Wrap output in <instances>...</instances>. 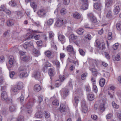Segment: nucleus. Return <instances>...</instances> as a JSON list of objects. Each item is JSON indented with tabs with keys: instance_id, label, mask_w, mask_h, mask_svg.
I'll return each instance as SVG.
<instances>
[{
	"instance_id": "obj_1",
	"label": "nucleus",
	"mask_w": 121,
	"mask_h": 121,
	"mask_svg": "<svg viewBox=\"0 0 121 121\" xmlns=\"http://www.w3.org/2000/svg\"><path fill=\"white\" fill-rule=\"evenodd\" d=\"M26 70V66H21L19 68L18 72L19 73V76L20 78H22L28 76V75Z\"/></svg>"
},
{
	"instance_id": "obj_2",
	"label": "nucleus",
	"mask_w": 121,
	"mask_h": 121,
	"mask_svg": "<svg viewBox=\"0 0 121 121\" xmlns=\"http://www.w3.org/2000/svg\"><path fill=\"white\" fill-rule=\"evenodd\" d=\"M28 32L26 35L27 36H28V37L26 39V40H29L30 39H32L33 37L34 38V37H33V35L32 34L33 33H39V32L37 30L33 31L30 29H28Z\"/></svg>"
},
{
	"instance_id": "obj_3",
	"label": "nucleus",
	"mask_w": 121,
	"mask_h": 121,
	"mask_svg": "<svg viewBox=\"0 0 121 121\" xmlns=\"http://www.w3.org/2000/svg\"><path fill=\"white\" fill-rule=\"evenodd\" d=\"M61 95L64 99L69 94V90L66 88L62 89L60 91Z\"/></svg>"
},
{
	"instance_id": "obj_4",
	"label": "nucleus",
	"mask_w": 121,
	"mask_h": 121,
	"mask_svg": "<svg viewBox=\"0 0 121 121\" xmlns=\"http://www.w3.org/2000/svg\"><path fill=\"white\" fill-rule=\"evenodd\" d=\"M81 2L82 5L81 6L83 10H86L88 7V0H79Z\"/></svg>"
},
{
	"instance_id": "obj_5",
	"label": "nucleus",
	"mask_w": 121,
	"mask_h": 121,
	"mask_svg": "<svg viewBox=\"0 0 121 121\" xmlns=\"http://www.w3.org/2000/svg\"><path fill=\"white\" fill-rule=\"evenodd\" d=\"M82 112L86 113L88 111V109L85 101H83L82 102Z\"/></svg>"
},
{
	"instance_id": "obj_6",
	"label": "nucleus",
	"mask_w": 121,
	"mask_h": 121,
	"mask_svg": "<svg viewBox=\"0 0 121 121\" xmlns=\"http://www.w3.org/2000/svg\"><path fill=\"white\" fill-rule=\"evenodd\" d=\"M66 49L67 51L69 52V54L71 56H72L75 55V52L72 46L69 45L67 47Z\"/></svg>"
},
{
	"instance_id": "obj_7",
	"label": "nucleus",
	"mask_w": 121,
	"mask_h": 121,
	"mask_svg": "<svg viewBox=\"0 0 121 121\" xmlns=\"http://www.w3.org/2000/svg\"><path fill=\"white\" fill-rule=\"evenodd\" d=\"M32 47H34L33 43L31 41H27L23 45L24 48L26 49Z\"/></svg>"
},
{
	"instance_id": "obj_8",
	"label": "nucleus",
	"mask_w": 121,
	"mask_h": 121,
	"mask_svg": "<svg viewBox=\"0 0 121 121\" xmlns=\"http://www.w3.org/2000/svg\"><path fill=\"white\" fill-rule=\"evenodd\" d=\"M63 20L61 18H58L57 19L56 22L55 23V25L57 27H60L63 25Z\"/></svg>"
},
{
	"instance_id": "obj_9",
	"label": "nucleus",
	"mask_w": 121,
	"mask_h": 121,
	"mask_svg": "<svg viewBox=\"0 0 121 121\" xmlns=\"http://www.w3.org/2000/svg\"><path fill=\"white\" fill-rule=\"evenodd\" d=\"M15 62V61L13 57L10 58L9 60V64L7 65V67L8 68L11 67L14 65Z\"/></svg>"
},
{
	"instance_id": "obj_10",
	"label": "nucleus",
	"mask_w": 121,
	"mask_h": 121,
	"mask_svg": "<svg viewBox=\"0 0 121 121\" xmlns=\"http://www.w3.org/2000/svg\"><path fill=\"white\" fill-rule=\"evenodd\" d=\"M10 111L12 112L15 111L17 108L16 105V104L12 102L10 104L9 107Z\"/></svg>"
},
{
	"instance_id": "obj_11",
	"label": "nucleus",
	"mask_w": 121,
	"mask_h": 121,
	"mask_svg": "<svg viewBox=\"0 0 121 121\" xmlns=\"http://www.w3.org/2000/svg\"><path fill=\"white\" fill-rule=\"evenodd\" d=\"M41 75L39 71L35 72L33 74L32 77L36 79H39L41 78Z\"/></svg>"
},
{
	"instance_id": "obj_12",
	"label": "nucleus",
	"mask_w": 121,
	"mask_h": 121,
	"mask_svg": "<svg viewBox=\"0 0 121 121\" xmlns=\"http://www.w3.org/2000/svg\"><path fill=\"white\" fill-rule=\"evenodd\" d=\"M25 96L24 91L22 90L21 91V96L19 98L17 99V100L19 101L20 103H22L24 101Z\"/></svg>"
},
{
	"instance_id": "obj_13",
	"label": "nucleus",
	"mask_w": 121,
	"mask_h": 121,
	"mask_svg": "<svg viewBox=\"0 0 121 121\" xmlns=\"http://www.w3.org/2000/svg\"><path fill=\"white\" fill-rule=\"evenodd\" d=\"M94 6V8L95 9H98L99 11L101 10L102 6L100 2L95 3Z\"/></svg>"
},
{
	"instance_id": "obj_14",
	"label": "nucleus",
	"mask_w": 121,
	"mask_h": 121,
	"mask_svg": "<svg viewBox=\"0 0 121 121\" xmlns=\"http://www.w3.org/2000/svg\"><path fill=\"white\" fill-rule=\"evenodd\" d=\"M19 90L15 86H13L11 90V91L13 94L15 95L19 92Z\"/></svg>"
},
{
	"instance_id": "obj_15",
	"label": "nucleus",
	"mask_w": 121,
	"mask_h": 121,
	"mask_svg": "<svg viewBox=\"0 0 121 121\" xmlns=\"http://www.w3.org/2000/svg\"><path fill=\"white\" fill-rule=\"evenodd\" d=\"M45 55L48 58L51 59L53 57L52 52L49 50L46 51L45 52Z\"/></svg>"
},
{
	"instance_id": "obj_16",
	"label": "nucleus",
	"mask_w": 121,
	"mask_h": 121,
	"mask_svg": "<svg viewBox=\"0 0 121 121\" xmlns=\"http://www.w3.org/2000/svg\"><path fill=\"white\" fill-rule=\"evenodd\" d=\"M58 39L62 43H64L65 42V36L62 35H60L58 36Z\"/></svg>"
},
{
	"instance_id": "obj_17",
	"label": "nucleus",
	"mask_w": 121,
	"mask_h": 121,
	"mask_svg": "<svg viewBox=\"0 0 121 121\" xmlns=\"http://www.w3.org/2000/svg\"><path fill=\"white\" fill-rule=\"evenodd\" d=\"M37 14L39 17H41L45 15L46 13L44 9H42L39 10L37 13Z\"/></svg>"
},
{
	"instance_id": "obj_18",
	"label": "nucleus",
	"mask_w": 121,
	"mask_h": 121,
	"mask_svg": "<svg viewBox=\"0 0 121 121\" xmlns=\"http://www.w3.org/2000/svg\"><path fill=\"white\" fill-rule=\"evenodd\" d=\"M23 83L22 82H17L15 86L20 90L23 88Z\"/></svg>"
},
{
	"instance_id": "obj_19",
	"label": "nucleus",
	"mask_w": 121,
	"mask_h": 121,
	"mask_svg": "<svg viewBox=\"0 0 121 121\" xmlns=\"http://www.w3.org/2000/svg\"><path fill=\"white\" fill-rule=\"evenodd\" d=\"M7 97V95L6 91H3L2 92L1 95V99L2 100H5Z\"/></svg>"
},
{
	"instance_id": "obj_20",
	"label": "nucleus",
	"mask_w": 121,
	"mask_h": 121,
	"mask_svg": "<svg viewBox=\"0 0 121 121\" xmlns=\"http://www.w3.org/2000/svg\"><path fill=\"white\" fill-rule=\"evenodd\" d=\"M51 62L54 65L55 64L57 69H59L60 67V64L59 61L57 60H52Z\"/></svg>"
},
{
	"instance_id": "obj_21",
	"label": "nucleus",
	"mask_w": 121,
	"mask_h": 121,
	"mask_svg": "<svg viewBox=\"0 0 121 121\" xmlns=\"http://www.w3.org/2000/svg\"><path fill=\"white\" fill-rule=\"evenodd\" d=\"M120 9L119 6H117L114 8V9L113 10L114 14L115 15L117 14L120 12Z\"/></svg>"
},
{
	"instance_id": "obj_22",
	"label": "nucleus",
	"mask_w": 121,
	"mask_h": 121,
	"mask_svg": "<svg viewBox=\"0 0 121 121\" xmlns=\"http://www.w3.org/2000/svg\"><path fill=\"white\" fill-rule=\"evenodd\" d=\"M48 73L50 76H52L55 74V71L54 69L51 68L49 69Z\"/></svg>"
},
{
	"instance_id": "obj_23",
	"label": "nucleus",
	"mask_w": 121,
	"mask_h": 121,
	"mask_svg": "<svg viewBox=\"0 0 121 121\" xmlns=\"http://www.w3.org/2000/svg\"><path fill=\"white\" fill-rule=\"evenodd\" d=\"M14 24V21L12 19L8 20L7 22V24L8 26H13Z\"/></svg>"
},
{
	"instance_id": "obj_24",
	"label": "nucleus",
	"mask_w": 121,
	"mask_h": 121,
	"mask_svg": "<svg viewBox=\"0 0 121 121\" xmlns=\"http://www.w3.org/2000/svg\"><path fill=\"white\" fill-rule=\"evenodd\" d=\"M66 110L64 104H61L60 108V112H63L65 111Z\"/></svg>"
},
{
	"instance_id": "obj_25",
	"label": "nucleus",
	"mask_w": 121,
	"mask_h": 121,
	"mask_svg": "<svg viewBox=\"0 0 121 121\" xmlns=\"http://www.w3.org/2000/svg\"><path fill=\"white\" fill-rule=\"evenodd\" d=\"M32 101L31 100H30L29 101V103L26 105V107L27 109H30L32 107L33 103Z\"/></svg>"
},
{
	"instance_id": "obj_26",
	"label": "nucleus",
	"mask_w": 121,
	"mask_h": 121,
	"mask_svg": "<svg viewBox=\"0 0 121 121\" xmlns=\"http://www.w3.org/2000/svg\"><path fill=\"white\" fill-rule=\"evenodd\" d=\"M41 89L40 85L38 84L35 85L34 86V89L35 91L37 92L39 91Z\"/></svg>"
},
{
	"instance_id": "obj_27",
	"label": "nucleus",
	"mask_w": 121,
	"mask_h": 121,
	"mask_svg": "<svg viewBox=\"0 0 121 121\" xmlns=\"http://www.w3.org/2000/svg\"><path fill=\"white\" fill-rule=\"evenodd\" d=\"M73 17L75 19H78L80 18V15L78 13L75 12L73 13Z\"/></svg>"
},
{
	"instance_id": "obj_28",
	"label": "nucleus",
	"mask_w": 121,
	"mask_h": 121,
	"mask_svg": "<svg viewBox=\"0 0 121 121\" xmlns=\"http://www.w3.org/2000/svg\"><path fill=\"white\" fill-rule=\"evenodd\" d=\"M72 82V80L70 79L68 82L67 86L70 89H72L73 88V83H72V82Z\"/></svg>"
},
{
	"instance_id": "obj_29",
	"label": "nucleus",
	"mask_w": 121,
	"mask_h": 121,
	"mask_svg": "<svg viewBox=\"0 0 121 121\" xmlns=\"http://www.w3.org/2000/svg\"><path fill=\"white\" fill-rule=\"evenodd\" d=\"M49 35V38L50 40L53 39L54 34L52 31H49L48 32Z\"/></svg>"
},
{
	"instance_id": "obj_30",
	"label": "nucleus",
	"mask_w": 121,
	"mask_h": 121,
	"mask_svg": "<svg viewBox=\"0 0 121 121\" xmlns=\"http://www.w3.org/2000/svg\"><path fill=\"white\" fill-rule=\"evenodd\" d=\"M105 83V80L104 79L102 78L100 80L99 84L100 86L101 87H103Z\"/></svg>"
},
{
	"instance_id": "obj_31",
	"label": "nucleus",
	"mask_w": 121,
	"mask_h": 121,
	"mask_svg": "<svg viewBox=\"0 0 121 121\" xmlns=\"http://www.w3.org/2000/svg\"><path fill=\"white\" fill-rule=\"evenodd\" d=\"M88 99L91 101L93 100L94 99V95L93 94H89L87 96Z\"/></svg>"
},
{
	"instance_id": "obj_32",
	"label": "nucleus",
	"mask_w": 121,
	"mask_h": 121,
	"mask_svg": "<svg viewBox=\"0 0 121 121\" xmlns=\"http://www.w3.org/2000/svg\"><path fill=\"white\" fill-rule=\"evenodd\" d=\"M95 45L96 47L99 49H100L101 48V44L99 40H96L95 42Z\"/></svg>"
},
{
	"instance_id": "obj_33",
	"label": "nucleus",
	"mask_w": 121,
	"mask_h": 121,
	"mask_svg": "<svg viewBox=\"0 0 121 121\" xmlns=\"http://www.w3.org/2000/svg\"><path fill=\"white\" fill-rule=\"evenodd\" d=\"M105 104V101H102V102L101 103L99 106V108L101 110L104 111L105 109L104 107Z\"/></svg>"
},
{
	"instance_id": "obj_34",
	"label": "nucleus",
	"mask_w": 121,
	"mask_h": 121,
	"mask_svg": "<svg viewBox=\"0 0 121 121\" xmlns=\"http://www.w3.org/2000/svg\"><path fill=\"white\" fill-rule=\"evenodd\" d=\"M42 113L41 112L36 113L35 115V117L37 118H41L43 117Z\"/></svg>"
},
{
	"instance_id": "obj_35",
	"label": "nucleus",
	"mask_w": 121,
	"mask_h": 121,
	"mask_svg": "<svg viewBox=\"0 0 121 121\" xmlns=\"http://www.w3.org/2000/svg\"><path fill=\"white\" fill-rule=\"evenodd\" d=\"M9 4L10 6L13 7H15L17 5L16 2L13 0H11L10 1Z\"/></svg>"
},
{
	"instance_id": "obj_36",
	"label": "nucleus",
	"mask_w": 121,
	"mask_h": 121,
	"mask_svg": "<svg viewBox=\"0 0 121 121\" xmlns=\"http://www.w3.org/2000/svg\"><path fill=\"white\" fill-rule=\"evenodd\" d=\"M112 107L115 108L117 109L119 108V105L117 104L114 101L112 102Z\"/></svg>"
},
{
	"instance_id": "obj_37",
	"label": "nucleus",
	"mask_w": 121,
	"mask_h": 121,
	"mask_svg": "<svg viewBox=\"0 0 121 121\" xmlns=\"http://www.w3.org/2000/svg\"><path fill=\"white\" fill-rule=\"evenodd\" d=\"M67 11L66 9L65 8H63L61 9L60 10V13L61 14L64 15L66 13Z\"/></svg>"
},
{
	"instance_id": "obj_38",
	"label": "nucleus",
	"mask_w": 121,
	"mask_h": 121,
	"mask_svg": "<svg viewBox=\"0 0 121 121\" xmlns=\"http://www.w3.org/2000/svg\"><path fill=\"white\" fill-rule=\"evenodd\" d=\"M30 59V57L29 56H26L22 58V60L25 61H27Z\"/></svg>"
},
{
	"instance_id": "obj_39",
	"label": "nucleus",
	"mask_w": 121,
	"mask_h": 121,
	"mask_svg": "<svg viewBox=\"0 0 121 121\" xmlns=\"http://www.w3.org/2000/svg\"><path fill=\"white\" fill-rule=\"evenodd\" d=\"M24 117L22 116L18 117L17 118L15 119L14 121H24Z\"/></svg>"
},
{
	"instance_id": "obj_40",
	"label": "nucleus",
	"mask_w": 121,
	"mask_h": 121,
	"mask_svg": "<svg viewBox=\"0 0 121 121\" xmlns=\"http://www.w3.org/2000/svg\"><path fill=\"white\" fill-rule=\"evenodd\" d=\"M54 22L53 19L50 18L48 21L47 24L48 26L51 25Z\"/></svg>"
},
{
	"instance_id": "obj_41",
	"label": "nucleus",
	"mask_w": 121,
	"mask_h": 121,
	"mask_svg": "<svg viewBox=\"0 0 121 121\" xmlns=\"http://www.w3.org/2000/svg\"><path fill=\"white\" fill-rule=\"evenodd\" d=\"M84 31V30L83 29L80 28L77 30V32L78 34L81 35L82 34Z\"/></svg>"
},
{
	"instance_id": "obj_42",
	"label": "nucleus",
	"mask_w": 121,
	"mask_h": 121,
	"mask_svg": "<svg viewBox=\"0 0 121 121\" xmlns=\"http://www.w3.org/2000/svg\"><path fill=\"white\" fill-rule=\"evenodd\" d=\"M5 20L4 18H0V25L2 26L4 25Z\"/></svg>"
},
{
	"instance_id": "obj_43",
	"label": "nucleus",
	"mask_w": 121,
	"mask_h": 121,
	"mask_svg": "<svg viewBox=\"0 0 121 121\" xmlns=\"http://www.w3.org/2000/svg\"><path fill=\"white\" fill-rule=\"evenodd\" d=\"M51 40V46L54 48L56 50H57V48L56 45L54 44L53 39Z\"/></svg>"
},
{
	"instance_id": "obj_44",
	"label": "nucleus",
	"mask_w": 121,
	"mask_h": 121,
	"mask_svg": "<svg viewBox=\"0 0 121 121\" xmlns=\"http://www.w3.org/2000/svg\"><path fill=\"white\" fill-rule=\"evenodd\" d=\"M69 38L70 39L72 40L76 39L77 38V36L75 35L74 34H72L70 35Z\"/></svg>"
},
{
	"instance_id": "obj_45",
	"label": "nucleus",
	"mask_w": 121,
	"mask_h": 121,
	"mask_svg": "<svg viewBox=\"0 0 121 121\" xmlns=\"http://www.w3.org/2000/svg\"><path fill=\"white\" fill-rule=\"evenodd\" d=\"M15 73L14 71H12L9 73V76L10 78L14 79V76L15 75Z\"/></svg>"
},
{
	"instance_id": "obj_46",
	"label": "nucleus",
	"mask_w": 121,
	"mask_h": 121,
	"mask_svg": "<svg viewBox=\"0 0 121 121\" xmlns=\"http://www.w3.org/2000/svg\"><path fill=\"white\" fill-rule=\"evenodd\" d=\"M33 52L36 55V56H38L39 55V52L35 48L33 49Z\"/></svg>"
},
{
	"instance_id": "obj_47",
	"label": "nucleus",
	"mask_w": 121,
	"mask_h": 121,
	"mask_svg": "<svg viewBox=\"0 0 121 121\" xmlns=\"http://www.w3.org/2000/svg\"><path fill=\"white\" fill-rule=\"evenodd\" d=\"M59 78L61 82H63L65 79V78L63 75H60L59 76Z\"/></svg>"
},
{
	"instance_id": "obj_48",
	"label": "nucleus",
	"mask_w": 121,
	"mask_h": 121,
	"mask_svg": "<svg viewBox=\"0 0 121 121\" xmlns=\"http://www.w3.org/2000/svg\"><path fill=\"white\" fill-rule=\"evenodd\" d=\"M87 16L88 18L90 20L92 18L94 17H95L92 13H90L88 14H87Z\"/></svg>"
},
{
	"instance_id": "obj_49",
	"label": "nucleus",
	"mask_w": 121,
	"mask_h": 121,
	"mask_svg": "<svg viewBox=\"0 0 121 121\" xmlns=\"http://www.w3.org/2000/svg\"><path fill=\"white\" fill-rule=\"evenodd\" d=\"M59 104L58 100L57 99L54 100L52 102V104L54 105H58Z\"/></svg>"
},
{
	"instance_id": "obj_50",
	"label": "nucleus",
	"mask_w": 121,
	"mask_h": 121,
	"mask_svg": "<svg viewBox=\"0 0 121 121\" xmlns=\"http://www.w3.org/2000/svg\"><path fill=\"white\" fill-rule=\"evenodd\" d=\"M111 4V2L110 0H108L105 3V6L106 7H108L110 6Z\"/></svg>"
},
{
	"instance_id": "obj_51",
	"label": "nucleus",
	"mask_w": 121,
	"mask_h": 121,
	"mask_svg": "<svg viewBox=\"0 0 121 121\" xmlns=\"http://www.w3.org/2000/svg\"><path fill=\"white\" fill-rule=\"evenodd\" d=\"M51 66V64H50L49 62H46L45 67L43 68V71H45V70L44 69L45 68H47V67H50Z\"/></svg>"
},
{
	"instance_id": "obj_52",
	"label": "nucleus",
	"mask_w": 121,
	"mask_h": 121,
	"mask_svg": "<svg viewBox=\"0 0 121 121\" xmlns=\"http://www.w3.org/2000/svg\"><path fill=\"white\" fill-rule=\"evenodd\" d=\"M112 33L111 32H109L108 34V38L109 40H111L112 39Z\"/></svg>"
},
{
	"instance_id": "obj_53",
	"label": "nucleus",
	"mask_w": 121,
	"mask_h": 121,
	"mask_svg": "<svg viewBox=\"0 0 121 121\" xmlns=\"http://www.w3.org/2000/svg\"><path fill=\"white\" fill-rule=\"evenodd\" d=\"M87 73H85L82 74L81 76V79L82 80H84L87 76Z\"/></svg>"
},
{
	"instance_id": "obj_54",
	"label": "nucleus",
	"mask_w": 121,
	"mask_h": 121,
	"mask_svg": "<svg viewBox=\"0 0 121 121\" xmlns=\"http://www.w3.org/2000/svg\"><path fill=\"white\" fill-rule=\"evenodd\" d=\"M118 46L119 44L118 43H115L113 46V49L115 50H116L118 48Z\"/></svg>"
},
{
	"instance_id": "obj_55",
	"label": "nucleus",
	"mask_w": 121,
	"mask_h": 121,
	"mask_svg": "<svg viewBox=\"0 0 121 121\" xmlns=\"http://www.w3.org/2000/svg\"><path fill=\"white\" fill-rule=\"evenodd\" d=\"M74 100L76 104V105H75V106H77L78 103L79 97L78 96H76L74 98Z\"/></svg>"
},
{
	"instance_id": "obj_56",
	"label": "nucleus",
	"mask_w": 121,
	"mask_h": 121,
	"mask_svg": "<svg viewBox=\"0 0 121 121\" xmlns=\"http://www.w3.org/2000/svg\"><path fill=\"white\" fill-rule=\"evenodd\" d=\"M116 27L117 29L119 30H121V24L118 23L116 25Z\"/></svg>"
},
{
	"instance_id": "obj_57",
	"label": "nucleus",
	"mask_w": 121,
	"mask_h": 121,
	"mask_svg": "<svg viewBox=\"0 0 121 121\" xmlns=\"http://www.w3.org/2000/svg\"><path fill=\"white\" fill-rule=\"evenodd\" d=\"M70 2V0H63V4L65 5H68Z\"/></svg>"
},
{
	"instance_id": "obj_58",
	"label": "nucleus",
	"mask_w": 121,
	"mask_h": 121,
	"mask_svg": "<svg viewBox=\"0 0 121 121\" xmlns=\"http://www.w3.org/2000/svg\"><path fill=\"white\" fill-rule=\"evenodd\" d=\"M61 82L58 80H56V86L57 87L59 86L61 84Z\"/></svg>"
},
{
	"instance_id": "obj_59",
	"label": "nucleus",
	"mask_w": 121,
	"mask_h": 121,
	"mask_svg": "<svg viewBox=\"0 0 121 121\" xmlns=\"http://www.w3.org/2000/svg\"><path fill=\"white\" fill-rule=\"evenodd\" d=\"M30 5L31 7L34 10L36 8L37 5H36L35 3L33 2L31 3Z\"/></svg>"
},
{
	"instance_id": "obj_60",
	"label": "nucleus",
	"mask_w": 121,
	"mask_h": 121,
	"mask_svg": "<svg viewBox=\"0 0 121 121\" xmlns=\"http://www.w3.org/2000/svg\"><path fill=\"white\" fill-rule=\"evenodd\" d=\"M79 51L81 55L84 56L85 55V52H84L81 49H79Z\"/></svg>"
},
{
	"instance_id": "obj_61",
	"label": "nucleus",
	"mask_w": 121,
	"mask_h": 121,
	"mask_svg": "<svg viewBox=\"0 0 121 121\" xmlns=\"http://www.w3.org/2000/svg\"><path fill=\"white\" fill-rule=\"evenodd\" d=\"M6 6L4 5H1L0 7V11H4V10L6 9Z\"/></svg>"
},
{
	"instance_id": "obj_62",
	"label": "nucleus",
	"mask_w": 121,
	"mask_h": 121,
	"mask_svg": "<svg viewBox=\"0 0 121 121\" xmlns=\"http://www.w3.org/2000/svg\"><path fill=\"white\" fill-rule=\"evenodd\" d=\"M4 12H5L8 15H9L11 14V12L8 9H6L4 10Z\"/></svg>"
},
{
	"instance_id": "obj_63",
	"label": "nucleus",
	"mask_w": 121,
	"mask_h": 121,
	"mask_svg": "<svg viewBox=\"0 0 121 121\" xmlns=\"http://www.w3.org/2000/svg\"><path fill=\"white\" fill-rule=\"evenodd\" d=\"M38 101L39 103H40L43 100V97L42 95H40L38 97Z\"/></svg>"
},
{
	"instance_id": "obj_64",
	"label": "nucleus",
	"mask_w": 121,
	"mask_h": 121,
	"mask_svg": "<svg viewBox=\"0 0 121 121\" xmlns=\"http://www.w3.org/2000/svg\"><path fill=\"white\" fill-rule=\"evenodd\" d=\"M4 60V56H0V63L3 62Z\"/></svg>"
}]
</instances>
